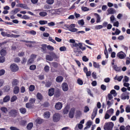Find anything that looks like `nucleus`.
<instances>
[{
	"label": "nucleus",
	"instance_id": "nucleus-43",
	"mask_svg": "<svg viewBox=\"0 0 130 130\" xmlns=\"http://www.w3.org/2000/svg\"><path fill=\"white\" fill-rule=\"evenodd\" d=\"M32 106V104L30 103H27L26 104V107L28 108H31Z\"/></svg>",
	"mask_w": 130,
	"mask_h": 130
},
{
	"label": "nucleus",
	"instance_id": "nucleus-3",
	"mask_svg": "<svg viewBox=\"0 0 130 130\" xmlns=\"http://www.w3.org/2000/svg\"><path fill=\"white\" fill-rule=\"evenodd\" d=\"M10 69L13 72H16L19 70V67L17 64H13L11 65L10 67Z\"/></svg>",
	"mask_w": 130,
	"mask_h": 130
},
{
	"label": "nucleus",
	"instance_id": "nucleus-2",
	"mask_svg": "<svg viewBox=\"0 0 130 130\" xmlns=\"http://www.w3.org/2000/svg\"><path fill=\"white\" fill-rule=\"evenodd\" d=\"M60 115L58 113H55L53 116V120L55 122H57L60 119Z\"/></svg>",
	"mask_w": 130,
	"mask_h": 130
},
{
	"label": "nucleus",
	"instance_id": "nucleus-27",
	"mask_svg": "<svg viewBox=\"0 0 130 130\" xmlns=\"http://www.w3.org/2000/svg\"><path fill=\"white\" fill-rule=\"evenodd\" d=\"M19 90V88L18 87H15L14 88L13 92L15 94H17Z\"/></svg>",
	"mask_w": 130,
	"mask_h": 130
},
{
	"label": "nucleus",
	"instance_id": "nucleus-36",
	"mask_svg": "<svg viewBox=\"0 0 130 130\" xmlns=\"http://www.w3.org/2000/svg\"><path fill=\"white\" fill-rule=\"evenodd\" d=\"M78 46L81 49L82 51L85 50L86 48L85 47H82V44L80 43H78Z\"/></svg>",
	"mask_w": 130,
	"mask_h": 130
},
{
	"label": "nucleus",
	"instance_id": "nucleus-62",
	"mask_svg": "<svg viewBox=\"0 0 130 130\" xmlns=\"http://www.w3.org/2000/svg\"><path fill=\"white\" fill-rule=\"evenodd\" d=\"M5 61V58L3 56H0V62L3 63Z\"/></svg>",
	"mask_w": 130,
	"mask_h": 130
},
{
	"label": "nucleus",
	"instance_id": "nucleus-60",
	"mask_svg": "<svg viewBox=\"0 0 130 130\" xmlns=\"http://www.w3.org/2000/svg\"><path fill=\"white\" fill-rule=\"evenodd\" d=\"M34 61V60L30 57V58L28 60L27 62V64H29L32 63Z\"/></svg>",
	"mask_w": 130,
	"mask_h": 130
},
{
	"label": "nucleus",
	"instance_id": "nucleus-30",
	"mask_svg": "<svg viewBox=\"0 0 130 130\" xmlns=\"http://www.w3.org/2000/svg\"><path fill=\"white\" fill-rule=\"evenodd\" d=\"M47 13L44 11H42L39 13V15L42 17H45L47 15Z\"/></svg>",
	"mask_w": 130,
	"mask_h": 130
},
{
	"label": "nucleus",
	"instance_id": "nucleus-45",
	"mask_svg": "<svg viewBox=\"0 0 130 130\" xmlns=\"http://www.w3.org/2000/svg\"><path fill=\"white\" fill-rule=\"evenodd\" d=\"M17 97L15 96L14 95L11 98V102H13L17 100Z\"/></svg>",
	"mask_w": 130,
	"mask_h": 130
},
{
	"label": "nucleus",
	"instance_id": "nucleus-29",
	"mask_svg": "<svg viewBox=\"0 0 130 130\" xmlns=\"http://www.w3.org/2000/svg\"><path fill=\"white\" fill-rule=\"evenodd\" d=\"M20 112L22 114L25 113L26 112V109L25 108H21L19 109Z\"/></svg>",
	"mask_w": 130,
	"mask_h": 130
},
{
	"label": "nucleus",
	"instance_id": "nucleus-37",
	"mask_svg": "<svg viewBox=\"0 0 130 130\" xmlns=\"http://www.w3.org/2000/svg\"><path fill=\"white\" fill-rule=\"evenodd\" d=\"M129 80V78L127 76H125L123 80V82H128Z\"/></svg>",
	"mask_w": 130,
	"mask_h": 130
},
{
	"label": "nucleus",
	"instance_id": "nucleus-40",
	"mask_svg": "<svg viewBox=\"0 0 130 130\" xmlns=\"http://www.w3.org/2000/svg\"><path fill=\"white\" fill-rule=\"evenodd\" d=\"M37 97L38 99L40 100H42V95L39 93H37Z\"/></svg>",
	"mask_w": 130,
	"mask_h": 130
},
{
	"label": "nucleus",
	"instance_id": "nucleus-16",
	"mask_svg": "<svg viewBox=\"0 0 130 130\" xmlns=\"http://www.w3.org/2000/svg\"><path fill=\"white\" fill-rule=\"evenodd\" d=\"M43 122V120L40 118H38L35 120V122L36 123L40 124Z\"/></svg>",
	"mask_w": 130,
	"mask_h": 130
},
{
	"label": "nucleus",
	"instance_id": "nucleus-59",
	"mask_svg": "<svg viewBox=\"0 0 130 130\" xmlns=\"http://www.w3.org/2000/svg\"><path fill=\"white\" fill-rule=\"evenodd\" d=\"M76 114L77 117H80L82 115L81 111H76Z\"/></svg>",
	"mask_w": 130,
	"mask_h": 130
},
{
	"label": "nucleus",
	"instance_id": "nucleus-11",
	"mask_svg": "<svg viewBox=\"0 0 130 130\" xmlns=\"http://www.w3.org/2000/svg\"><path fill=\"white\" fill-rule=\"evenodd\" d=\"M52 11H55V12L54 14H60L62 12V9H59L55 10H52Z\"/></svg>",
	"mask_w": 130,
	"mask_h": 130
},
{
	"label": "nucleus",
	"instance_id": "nucleus-20",
	"mask_svg": "<svg viewBox=\"0 0 130 130\" xmlns=\"http://www.w3.org/2000/svg\"><path fill=\"white\" fill-rule=\"evenodd\" d=\"M6 51L4 49H2L0 52L1 55L3 57L6 55Z\"/></svg>",
	"mask_w": 130,
	"mask_h": 130
},
{
	"label": "nucleus",
	"instance_id": "nucleus-53",
	"mask_svg": "<svg viewBox=\"0 0 130 130\" xmlns=\"http://www.w3.org/2000/svg\"><path fill=\"white\" fill-rule=\"evenodd\" d=\"M28 33L33 35H35L36 33V31L34 30H32L29 31Z\"/></svg>",
	"mask_w": 130,
	"mask_h": 130
},
{
	"label": "nucleus",
	"instance_id": "nucleus-31",
	"mask_svg": "<svg viewBox=\"0 0 130 130\" xmlns=\"http://www.w3.org/2000/svg\"><path fill=\"white\" fill-rule=\"evenodd\" d=\"M10 99V97L8 96H7L4 98L3 101L5 102H7L9 101Z\"/></svg>",
	"mask_w": 130,
	"mask_h": 130
},
{
	"label": "nucleus",
	"instance_id": "nucleus-18",
	"mask_svg": "<svg viewBox=\"0 0 130 130\" xmlns=\"http://www.w3.org/2000/svg\"><path fill=\"white\" fill-rule=\"evenodd\" d=\"M33 126V123H32L30 122L29 123L27 127V129L28 130H30Z\"/></svg>",
	"mask_w": 130,
	"mask_h": 130
},
{
	"label": "nucleus",
	"instance_id": "nucleus-7",
	"mask_svg": "<svg viewBox=\"0 0 130 130\" xmlns=\"http://www.w3.org/2000/svg\"><path fill=\"white\" fill-rule=\"evenodd\" d=\"M62 106V105L61 103L60 102L56 103L55 105V108L58 110H60Z\"/></svg>",
	"mask_w": 130,
	"mask_h": 130
},
{
	"label": "nucleus",
	"instance_id": "nucleus-63",
	"mask_svg": "<svg viewBox=\"0 0 130 130\" xmlns=\"http://www.w3.org/2000/svg\"><path fill=\"white\" fill-rule=\"evenodd\" d=\"M101 88L103 90H105L106 89V86L103 84L101 85Z\"/></svg>",
	"mask_w": 130,
	"mask_h": 130
},
{
	"label": "nucleus",
	"instance_id": "nucleus-13",
	"mask_svg": "<svg viewBox=\"0 0 130 130\" xmlns=\"http://www.w3.org/2000/svg\"><path fill=\"white\" fill-rule=\"evenodd\" d=\"M54 89L53 88H51L48 90V95L49 96H51L53 95L54 94Z\"/></svg>",
	"mask_w": 130,
	"mask_h": 130
},
{
	"label": "nucleus",
	"instance_id": "nucleus-61",
	"mask_svg": "<svg viewBox=\"0 0 130 130\" xmlns=\"http://www.w3.org/2000/svg\"><path fill=\"white\" fill-rule=\"evenodd\" d=\"M110 20L111 22L113 23L115 20V18L114 16L112 15L110 17Z\"/></svg>",
	"mask_w": 130,
	"mask_h": 130
},
{
	"label": "nucleus",
	"instance_id": "nucleus-48",
	"mask_svg": "<svg viewBox=\"0 0 130 130\" xmlns=\"http://www.w3.org/2000/svg\"><path fill=\"white\" fill-rule=\"evenodd\" d=\"M78 22L79 25H80L82 26L84 24V21L83 19L78 21Z\"/></svg>",
	"mask_w": 130,
	"mask_h": 130
},
{
	"label": "nucleus",
	"instance_id": "nucleus-19",
	"mask_svg": "<svg viewBox=\"0 0 130 130\" xmlns=\"http://www.w3.org/2000/svg\"><path fill=\"white\" fill-rule=\"evenodd\" d=\"M63 79V77L61 76H59L57 77L56 79V81L57 82L60 83L62 82Z\"/></svg>",
	"mask_w": 130,
	"mask_h": 130
},
{
	"label": "nucleus",
	"instance_id": "nucleus-57",
	"mask_svg": "<svg viewBox=\"0 0 130 130\" xmlns=\"http://www.w3.org/2000/svg\"><path fill=\"white\" fill-rule=\"evenodd\" d=\"M22 18L25 20H28L30 19V17L26 15H24Z\"/></svg>",
	"mask_w": 130,
	"mask_h": 130
},
{
	"label": "nucleus",
	"instance_id": "nucleus-52",
	"mask_svg": "<svg viewBox=\"0 0 130 130\" xmlns=\"http://www.w3.org/2000/svg\"><path fill=\"white\" fill-rule=\"evenodd\" d=\"M52 84V82H47L45 85V86L47 87H49Z\"/></svg>",
	"mask_w": 130,
	"mask_h": 130
},
{
	"label": "nucleus",
	"instance_id": "nucleus-41",
	"mask_svg": "<svg viewBox=\"0 0 130 130\" xmlns=\"http://www.w3.org/2000/svg\"><path fill=\"white\" fill-rule=\"evenodd\" d=\"M89 110V109L88 107L86 106L84 107V112L86 113Z\"/></svg>",
	"mask_w": 130,
	"mask_h": 130
},
{
	"label": "nucleus",
	"instance_id": "nucleus-24",
	"mask_svg": "<svg viewBox=\"0 0 130 130\" xmlns=\"http://www.w3.org/2000/svg\"><path fill=\"white\" fill-rule=\"evenodd\" d=\"M113 68L116 71H120L121 70V68L120 67H118L117 65H115L113 66Z\"/></svg>",
	"mask_w": 130,
	"mask_h": 130
},
{
	"label": "nucleus",
	"instance_id": "nucleus-58",
	"mask_svg": "<svg viewBox=\"0 0 130 130\" xmlns=\"http://www.w3.org/2000/svg\"><path fill=\"white\" fill-rule=\"evenodd\" d=\"M103 27V26L101 25H97L95 26V28L96 29H98L102 28Z\"/></svg>",
	"mask_w": 130,
	"mask_h": 130
},
{
	"label": "nucleus",
	"instance_id": "nucleus-22",
	"mask_svg": "<svg viewBox=\"0 0 130 130\" xmlns=\"http://www.w3.org/2000/svg\"><path fill=\"white\" fill-rule=\"evenodd\" d=\"M46 59L49 61H52L53 60V58L50 55H46Z\"/></svg>",
	"mask_w": 130,
	"mask_h": 130
},
{
	"label": "nucleus",
	"instance_id": "nucleus-55",
	"mask_svg": "<svg viewBox=\"0 0 130 130\" xmlns=\"http://www.w3.org/2000/svg\"><path fill=\"white\" fill-rule=\"evenodd\" d=\"M36 66L35 65H32L30 66V69L32 70H34L36 68Z\"/></svg>",
	"mask_w": 130,
	"mask_h": 130
},
{
	"label": "nucleus",
	"instance_id": "nucleus-8",
	"mask_svg": "<svg viewBox=\"0 0 130 130\" xmlns=\"http://www.w3.org/2000/svg\"><path fill=\"white\" fill-rule=\"evenodd\" d=\"M62 88L64 91H67L68 90V87L67 84L66 83H63L62 85Z\"/></svg>",
	"mask_w": 130,
	"mask_h": 130
},
{
	"label": "nucleus",
	"instance_id": "nucleus-6",
	"mask_svg": "<svg viewBox=\"0 0 130 130\" xmlns=\"http://www.w3.org/2000/svg\"><path fill=\"white\" fill-rule=\"evenodd\" d=\"M107 15L109 14H113L116 13V11L112 8H108L107 10Z\"/></svg>",
	"mask_w": 130,
	"mask_h": 130
},
{
	"label": "nucleus",
	"instance_id": "nucleus-47",
	"mask_svg": "<svg viewBox=\"0 0 130 130\" xmlns=\"http://www.w3.org/2000/svg\"><path fill=\"white\" fill-rule=\"evenodd\" d=\"M70 25L65 24L64 26V29L66 30H69Z\"/></svg>",
	"mask_w": 130,
	"mask_h": 130
},
{
	"label": "nucleus",
	"instance_id": "nucleus-51",
	"mask_svg": "<svg viewBox=\"0 0 130 130\" xmlns=\"http://www.w3.org/2000/svg\"><path fill=\"white\" fill-rule=\"evenodd\" d=\"M49 67L47 65L45 66L44 68V70L46 72H48L49 70Z\"/></svg>",
	"mask_w": 130,
	"mask_h": 130
},
{
	"label": "nucleus",
	"instance_id": "nucleus-39",
	"mask_svg": "<svg viewBox=\"0 0 130 130\" xmlns=\"http://www.w3.org/2000/svg\"><path fill=\"white\" fill-rule=\"evenodd\" d=\"M35 87L33 85H31L29 86V90L30 91H32L35 89Z\"/></svg>",
	"mask_w": 130,
	"mask_h": 130
},
{
	"label": "nucleus",
	"instance_id": "nucleus-64",
	"mask_svg": "<svg viewBox=\"0 0 130 130\" xmlns=\"http://www.w3.org/2000/svg\"><path fill=\"white\" fill-rule=\"evenodd\" d=\"M29 101V103L32 104L35 103V99L31 98L30 99Z\"/></svg>",
	"mask_w": 130,
	"mask_h": 130
},
{
	"label": "nucleus",
	"instance_id": "nucleus-12",
	"mask_svg": "<svg viewBox=\"0 0 130 130\" xmlns=\"http://www.w3.org/2000/svg\"><path fill=\"white\" fill-rule=\"evenodd\" d=\"M94 15L95 17L96 21V22L97 23H98L100 22L101 17L100 15L97 13H94Z\"/></svg>",
	"mask_w": 130,
	"mask_h": 130
},
{
	"label": "nucleus",
	"instance_id": "nucleus-34",
	"mask_svg": "<svg viewBox=\"0 0 130 130\" xmlns=\"http://www.w3.org/2000/svg\"><path fill=\"white\" fill-rule=\"evenodd\" d=\"M47 23V21H46L40 20L39 21V23L41 25L46 24Z\"/></svg>",
	"mask_w": 130,
	"mask_h": 130
},
{
	"label": "nucleus",
	"instance_id": "nucleus-17",
	"mask_svg": "<svg viewBox=\"0 0 130 130\" xmlns=\"http://www.w3.org/2000/svg\"><path fill=\"white\" fill-rule=\"evenodd\" d=\"M123 78V76L122 75L117 77V75H116V76L114 78V79L115 80H117L119 82H120Z\"/></svg>",
	"mask_w": 130,
	"mask_h": 130
},
{
	"label": "nucleus",
	"instance_id": "nucleus-56",
	"mask_svg": "<svg viewBox=\"0 0 130 130\" xmlns=\"http://www.w3.org/2000/svg\"><path fill=\"white\" fill-rule=\"evenodd\" d=\"M54 2V0H47L46 1V3L49 4H52Z\"/></svg>",
	"mask_w": 130,
	"mask_h": 130
},
{
	"label": "nucleus",
	"instance_id": "nucleus-23",
	"mask_svg": "<svg viewBox=\"0 0 130 130\" xmlns=\"http://www.w3.org/2000/svg\"><path fill=\"white\" fill-rule=\"evenodd\" d=\"M50 115V113L48 111H46L44 113V117L47 119L49 118Z\"/></svg>",
	"mask_w": 130,
	"mask_h": 130
},
{
	"label": "nucleus",
	"instance_id": "nucleus-54",
	"mask_svg": "<svg viewBox=\"0 0 130 130\" xmlns=\"http://www.w3.org/2000/svg\"><path fill=\"white\" fill-rule=\"evenodd\" d=\"M78 83L79 85H82L83 84L82 81L79 78H78L77 80Z\"/></svg>",
	"mask_w": 130,
	"mask_h": 130
},
{
	"label": "nucleus",
	"instance_id": "nucleus-38",
	"mask_svg": "<svg viewBox=\"0 0 130 130\" xmlns=\"http://www.w3.org/2000/svg\"><path fill=\"white\" fill-rule=\"evenodd\" d=\"M18 83V81L16 79H14L13 80L12 82V86H15L17 85Z\"/></svg>",
	"mask_w": 130,
	"mask_h": 130
},
{
	"label": "nucleus",
	"instance_id": "nucleus-28",
	"mask_svg": "<svg viewBox=\"0 0 130 130\" xmlns=\"http://www.w3.org/2000/svg\"><path fill=\"white\" fill-rule=\"evenodd\" d=\"M0 109L3 112L5 113H6L8 111L7 108L5 107H1Z\"/></svg>",
	"mask_w": 130,
	"mask_h": 130
},
{
	"label": "nucleus",
	"instance_id": "nucleus-25",
	"mask_svg": "<svg viewBox=\"0 0 130 130\" xmlns=\"http://www.w3.org/2000/svg\"><path fill=\"white\" fill-rule=\"evenodd\" d=\"M20 10L19 8H15L14 10L12 11L11 12V13L12 14H16Z\"/></svg>",
	"mask_w": 130,
	"mask_h": 130
},
{
	"label": "nucleus",
	"instance_id": "nucleus-10",
	"mask_svg": "<svg viewBox=\"0 0 130 130\" xmlns=\"http://www.w3.org/2000/svg\"><path fill=\"white\" fill-rule=\"evenodd\" d=\"M74 52L75 53V55L76 56H79V55L81 54L82 53V52L78 48H77L76 50L75 49Z\"/></svg>",
	"mask_w": 130,
	"mask_h": 130
},
{
	"label": "nucleus",
	"instance_id": "nucleus-9",
	"mask_svg": "<svg viewBox=\"0 0 130 130\" xmlns=\"http://www.w3.org/2000/svg\"><path fill=\"white\" fill-rule=\"evenodd\" d=\"M97 111V108L96 107L93 110V112L92 113L91 118L92 120H93L96 116Z\"/></svg>",
	"mask_w": 130,
	"mask_h": 130
},
{
	"label": "nucleus",
	"instance_id": "nucleus-46",
	"mask_svg": "<svg viewBox=\"0 0 130 130\" xmlns=\"http://www.w3.org/2000/svg\"><path fill=\"white\" fill-rule=\"evenodd\" d=\"M110 116L109 114L106 112L105 114L104 118L105 119H108L110 117Z\"/></svg>",
	"mask_w": 130,
	"mask_h": 130
},
{
	"label": "nucleus",
	"instance_id": "nucleus-32",
	"mask_svg": "<svg viewBox=\"0 0 130 130\" xmlns=\"http://www.w3.org/2000/svg\"><path fill=\"white\" fill-rule=\"evenodd\" d=\"M93 66L95 68H99L100 67V65L99 63L95 62H93Z\"/></svg>",
	"mask_w": 130,
	"mask_h": 130
},
{
	"label": "nucleus",
	"instance_id": "nucleus-42",
	"mask_svg": "<svg viewBox=\"0 0 130 130\" xmlns=\"http://www.w3.org/2000/svg\"><path fill=\"white\" fill-rule=\"evenodd\" d=\"M125 111L127 113L130 112V106L127 105L125 108Z\"/></svg>",
	"mask_w": 130,
	"mask_h": 130
},
{
	"label": "nucleus",
	"instance_id": "nucleus-21",
	"mask_svg": "<svg viewBox=\"0 0 130 130\" xmlns=\"http://www.w3.org/2000/svg\"><path fill=\"white\" fill-rule=\"evenodd\" d=\"M121 99L123 100H125L127 99V100L129 98V96L128 95L125 96V94L124 93L122 94L121 96Z\"/></svg>",
	"mask_w": 130,
	"mask_h": 130
},
{
	"label": "nucleus",
	"instance_id": "nucleus-4",
	"mask_svg": "<svg viewBox=\"0 0 130 130\" xmlns=\"http://www.w3.org/2000/svg\"><path fill=\"white\" fill-rule=\"evenodd\" d=\"M75 27V25L74 24H72L70 25L69 30L72 32H75L77 31L78 29L77 28H74Z\"/></svg>",
	"mask_w": 130,
	"mask_h": 130
},
{
	"label": "nucleus",
	"instance_id": "nucleus-50",
	"mask_svg": "<svg viewBox=\"0 0 130 130\" xmlns=\"http://www.w3.org/2000/svg\"><path fill=\"white\" fill-rule=\"evenodd\" d=\"M83 61L85 62H87L88 61L89 59L87 58L86 56H83L82 58Z\"/></svg>",
	"mask_w": 130,
	"mask_h": 130
},
{
	"label": "nucleus",
	"instance_id": "nucleus-44",
	"mask_svg": "<svg viewBox=\"0 0 130 130\" xmlns=\"http://www.w3.org/2000/svg\"><path fill=\"white\" fill-rule=\"evenodd\" d=\"M59 50L60 51H66V48L64 46L60 47L59 48Z\"/></svg>",
	"mask_w": 130,
	"mask_h": 130
},
{
	"label": "nucleus",
	"instance_id": "nucleus-35",
	"mask_svg": "<svg viewBox=\"0 0 130 130\" xmlns=\"http://www.w3.org/2000/svg\"><path fill=\"white\" fill-rule=\"evenodd\" d=\"M110 94H113V96L115 97L117 95V93L116 92V91L114 90H112L110 92Z\"/></svg>",
	"mask_w": 130,
	"mask_h": 130
},
{
	"label": "nucleus",
	"instance_id": "nucleus-33",
	"mask_svg": "<svg viewBox=\"0 0 130 130\" xmlns=\"http://www.w3.org/2000/svg\"><path fill=\"white\" fill-rule=\"evenodd\" d=\"M106 112L111 116L113 113V110L112 108L110 109L109 110H107Z\"/></svg>",
	"mask_w": 130,
	"mask_h": 130
},
{
	"label": "nucleus",
	"instance_id": "nucleus-15",
	"mask_svg": "<svg viewBox=\"0 0 130 130\" xmlns=\"http://www.w3.org/2000/svg\"><path fill=\"white\" fill-rule=\"evenodd\" d=\"M69 107L68 106H66L63 109V112L64 114H67L69 110Z\"/></svg>",
	"mask_w": 130,
	"mask_h": 130
},
{
	"label": "nucleus",
	"instance_id": "nucleus-1",
	"mask_svg": "<svg viewBox=\"0 0 130 130\" xmlns=\"http://www.w3.org/2000/svg\"><path fill=\"white\" fill-rule=\"evenodd\" d=\"M113 126V124L112 122L106 123L104 126L105 130H112Z\"/></svg>",
	"mask_w": 130,
	"mask_h": 130
},
{
	"label": "nucleus",
	"instance_id": "nucleus-49",
	"mask_svg": "<svg viewBox=\"0 0 130 130\" xmlns=\"http://www.w3.org/2000/svg\"><path fill=\"white\" fill-rule=\"evenodd\" d=\"M4 89L5 91L7 92L10 90V86L8 85L5 86L4 87Z\"/></svg>",
	"mask_w": 130,
	"mask_h": 130
},
{
	"label": "nucleus",
	"instance_id": "nucleus-14",
	"mask_svg": "<svg viewBox=\"0 0 130 130\" xmlns=\"http://www.w3.org/2000/svg\"><path fill=\"white\" fill-rule=\"evenodd\" d=\"M49 54L51 56L53 59H57L58 57L55 53L52 52L49 53Z\"/></svg>",
	"mask_w": 130,
	"mask_h": 130
},
{
	"label": "nucleus",
	"instance_id": "nucleus-5",
	"mask_svg": "<svg viewBox=\"0 0 130 130\" xmlns=\"http://www.w3.org/2000/svg\"><path fill=\"white\" fill-rule=\"evenodd\" d=\"M117 56L120 58L123 59L126 57V55L122 51H121L117 54Z\"/></svg>",
	"mask_w": 130,
	"mask_h": 130
},
{
	"label": "nucleus",
	"instance_id": "nucleus-26",
	"mask_svg": "<svg viewBox=\"0 0 130 130\" xmlns=\"http://www.w3.org/2000/svg\"><path fill=\"white\" fill-rule=\"evenodd\" d=\"M92 122L91 121H89L87 123V126L84 129H86L87 128H89Z\"/></svg>",
	"mask_w": 130,
	"mask_h": 130
}]
</instances>
